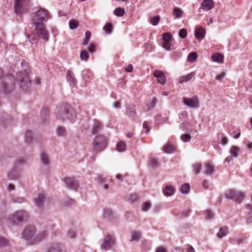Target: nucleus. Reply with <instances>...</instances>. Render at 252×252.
I'll use <instances>...</instances> for the list:
<instances>
[{"mask_svg": "<svg viewBox=\"0 0 252 252\" xmlns=\"http://www.w3.org/2000/svg\"><path fill=\"white\" fill-rule=\"evenodd\" d=\"M51 18L49 12L45 8H40L36 12L35 18L33 20L34 30L28 36L29 41L32 44H36L39 38H42L45 42L48 41L49 33L44 23Z\"/></svg>", "mask_w": 252, "mask_h": 252, "instance_id": "f257e3e1", "label": "nucleus"}, {"mask_svg": "<svg viewBox=\"0 0 252 252\" xmlns=\"http://www.w3.org/2000/svg\"><path fill=\"white\" fill-rule=\"evenodd\" d=\"M56 114L59 119L63 121L68 120L71 123H73L76 117L75 112L68 106L58 108Z\"/></svg>", "mask_w": 252, "mask_h": 252, "instance_id": "f03ea898", "label": "nucleus"}, {"mask_svg": "<svg viewBox=\"0 0 252 252\" xmlns=\"http://www.w3.org/2000/svg\"><path fill=\"white\" fill-rule=\"evenodd\" d=\"M2 71L0 69V92L4 93H8L11 92V89L15 83V79L13 76L8 75L2 77Z\"/></svg>", "mask_w": 252, "mask_h": 252, "instance_id": "7ed1b4c3", "label": "nucleus"}, {"mask_svg": "<svg viewBox=\"0 0 252 252\" xmlns=\"http://www.w3.org/2000/svg\"><path fill=\"white\" fill-rule=\"evenodd\" d=\"M28 218V212L24 210H19L9 215L8 220L10 224L16 225L26 220Z\"/></svg>", "mask_w": 252, "mask_h": 252, "instance_id": "20e7f679", "label": "nucleus"}, {"mask_svg": "<svg viewBox=\"0 0 252 252\" xmlns=\"http://www.w3.org/2000/svg\"><path fill=\"white\" fill-rule=\"evenodd\" d=\"M22 235L27 244L30 245L35 244L36 229L35 226L32 225L27 226L24 229Z\"/></svg>", "mask_w": 252, "mask_h": 252, "instance_id": "39448f33", "label": "nucleus"}, {"mask_svg": "<svg viewBox=\"0 0 252 252\" xmlns=\"http://www.w3.org/2000/svg\"><path fill=\"white\" fill-rule=\"evenodd\" d=\"M32 0H15L14 12L17 14L26 12L32 5Z\"/></svg>", "mask_w": 252, "mask_h": 252, "instance_id": "423d86ee", "label": "nucleus"}, {"mask_svg": "<svg viewBox=\"0 0 252 252\" xmlns=\"http://www.w3.org/2000/svg\"><path fill=\"white\" fill-rule=\"evenodd\" d=\"M107 146V140L102 135L95 137L94 142V149L98 152L103 150Z\"/></svg>", "mask_w": 252, "mask_h": 252, "instance_id": "0eeeda50", "label": "nucleus"}, {"mask_svg": "<svg viewBox=\"0 0 252 252\" xmlns=\"http://www.w3.org/2000/svg\"><path fill=\"white\" fill-rule=\"evenodd\" d=\"M115 238L110 235L105 236L101 244V249L105 251L110 250L115 245Z\"/></svg>", "mask_w": 252, "mask_h": 252, "instance_id": "6e6552de", "label": "nucleus"}, {"mask_svg": "<svg viewBox=\"0 0 252 252\" xmlns=\"http://www.w3.org/2000/svg\"><path fill=\"white\" fill-rule=\"evenodd\" d=\"M225 196L227 199L233 200L238 203L241 202L244 196L242 192L231 189L227 190L225 193Z\"/></svg>", "mask_w": 252, "mask_h": 252, "instance_id": "1a4fd4ad", "label": "nucleus"}, {"mask_svg": "<svg viewBox=\"0 0 252 252\" xmlns=\"http://www.w3.org/2000/svg\"><path fill=\"white\" fill-rule=\"evenodd\" d=\"M173 38L169 33H164L162 34V47L167 51H170L173 49Z\"/></svg>", "mask_w": 252, "mask_h": 252, "instance_id": "9d476101", "label": "nucleus"}, {"mask_svg": "<svg viewBox=\"0 0 252 252\" xmlns=\"http://www.w3.org/2000/svg\"><path fill=\"white\" fill-rule=\"evenodd\" d=\"M21 65L24 69L26 75L24 74L22 72H19L17 75L16 80L17 82L19 81L21 83H25V84L26 85L30 82L28 77V75L30 73V70L28 68V65L26 62H23V61H22L21 62Z\"/></svg>", "mask_w": 252, "mask_h": 252, "instance_id": "9b49d317", "label": "nucleus"}, {"mask_svg": "<svg viewBox=\"0 0 252 252\" xmlns=\"http://www.w3.org/2000/svg\"><path fill=\"white\" fill-rule=\"evenodd\" d=\"M183 103L190 108L196 109L199 107V101L196 97L192 98L184 97Z\"/></svg>", "mask_w": 252, "mask_h": 252, "instance_id": "f8f14e48", "label": "nucleus"}, {"mask_svg": "<svg viewBox=\"0 0 252 252\" xmlns=\"http://www.w3.org/2000/svg\"><path fill=\"white\" fill-rule=\"evenodd\" d=\"M64 182L70 189L76 190L78 187V183L74 177H66L64 179Z\"/></svg>", "mask_w": 252, "mask_h": 252, "instance_id": "ddd939ff", "label": "nucleus"}, {"mask_svg": "<svg viewBox=\"0 0 252 252\" xmlns=\"http://www.w3.org/2000/svg\"><path fill=\"white\" fill-rule=\"evenodd\" d=\"M153 75L157 78L159 83L162 85L164 84L166 81V77L162 71L159 70H156L153 73Z\"/></svg>", "mask_w": 252, "mask_h": 252, "instance_id": "4468645a", "label": "nucleus"}, {"mask_svg": "<svg viewBox=\"0 0 252 252\" xmlns=\"http://www.w3.org/2000/svg\"><path fill=\"white\" fill-rule=\"evenodd\" d=\"M206 31L202 27H197L194 31V36L197 40H202L205 38Z\"/></svg>", "mask_w": 252, "mask_h": 252, "instance_id": "2eb2a0df", "label": "nucleus"}, {"mask_svg": "<svg viewBox=\"0 0 252 252\" xmlns=\"http://www.w3.org/2000/svg\"><path fill=\"white\" fill-rule=\"evenodd\" d=\"M215 2L213 0H204L201 3L203 10L209 11L214 7Z\"/></svg>", "mask_w": 252, "mask_h": 252, "instance_id": "dca6fc26", "label": "nucleus"}, {"mask_svg": "<svg viewBox=\"0 0 252 252\" xmlns=\"http://www.w3.org/2000/svg\"><path fill=\"white\" fill-rule=\"evenodd\" d=\"M19 171L17 167H13L7 174L8 178L10 180H16L19 178Z\"/></svg>", "mask_w": 252, "mask_h": 252, "instance_id": "f3484780", "label": "nucleus"}, {"mask_svg": "<svg viewBox=\"0 0 252 252\" xmlns=\"http://www.w3.org/2000/svg\"><path fill=\"white\" fill-rule=\"evenodd\" d=\"M48 236V233L46 230H42L36 233V236L35 238V244L40 242V241L45 240Z\"/></svg>", "mask_w": 252, "mask_h": 252, "instance_id": "a211bd4d", "label": "nucleus"}, {"mask_svg": "<svg viewBox=\"0 0 252 252\" xmlns=\"http://www.w3.org/2000/svg\"><path fill=\"white\" fill-rule=\"evenodd\" d=\"M45 195L43 193L38 194L33 199L35 206L38 208H41L44 203Z\"/></svg>", "mask_w": 252, "mask_h": 252, "instance_id": "6ab92c4d", "label": "nucleus"}, {"mask_svg": "<svg viewBox=\"0 0 252 252\" xmlns=\"http://www.w3.org/2000/svg\"><path fill=\"white\" fill-rule=\"evenodd\" d=\"M214 166L210 162H207L205 165L203 173L206 175H211L214 172Z\"/></svg>", "mask_w": 252, "mask_h": 252, "instance_id": "aec40b11", "label": "nucleus"}, {"mask_svg": "<svg viewBox=\"0 0 252 252\" xmlns=\"http://www.w3.org/2000/svg\"><path fill=\"white\" fill-rule=\"evenodd\" d=\"M184 14V11L178 7H174L173 9L172 15L174 19H180Z\"/></svg>", "mask_w": 252, "mask_h": 252, "instance_id": "412c9836", "label": "nucleus"}, {"mask_svg": "<svg viewBox=\"0 0 252 252\" xmlns=\"http://www.w3.org/2000/svg\"><path fill=\"white\" fill-rule=\"evenodd\" d=\"M66 79L71 86H74L76 84V80L73 72L68 70L66 72Z\"/></svg>", "mask_w": 252, "mask_h": 252, "instance_id": "4be33fe9", "label": "nucleus"}, {"mask_svg": "<svg viewBox=\"0 0 252 252\" xmlns=\"http://www.w3.org/2000/svg\"><path fill=\"white\" fill-rule=\"evenodd\" d=\"M175 191V188L171 186H166L163 190V193L165 196H170L173 195Z\"/></svg>", "mask_w": 252, "mask_h": 252, "instance_id": "5701e85b", "label": "nucleus"}, {"mask_svg": "<svg viewBox=\"0 0 252 252\" xmlns=\"http://www.w3.org/2000/svg\"><path fill=\"white\" fill-rule=\"evenodd\" d=\"M195 73L191 72L187 75L183 76L179 78V82L180 83H184L191 80L192 78H194Z\"/></svg>", "mask_w": 252, "mask_h": 252, "instance_id": "b1692460", "label": "nucleus"}, {"mask_svg": "<svg viewBox=\"0 0 252 252\" xmlns=\"http://www.w3.org/2000/svg\"><path fill=\"white\" fill-rule=\"evenodd\" d=\"M40 158L41 162L43 165L48 166L50 164V159L46 154L44 153H41Z\"/></svg>", "mask_w": 252, "mask_h": 252, "instance_id": "393cba45", "label": "nucleus"}, {"mask_svg": "<svg viewBox=\"0 0 252 252\" xmlns=\"http://www.w3.org/2000/svg\"><path fill=\"white\" fill-rule=\"evenodd\" d=\"M223 56L220 53H216L212 55L211 59L213 62L218 63H222L223 61Z\"/></svg>", "mask_w": 252, "mask_h": 252, "instance_id": "a878e982", "label": "nucleus"}, {"mask_svg": "<svg viewBox=\"0 0 252 252\" xmlns=\"http://www.w3.org/2000/svg\"><path fill=\"white\" fill-rule=\"evenodd\" d=\"M102 128L101 124L98 121H94L92 129V133L94 134H96Z\"/></svg>", "mask_w": 252, "mask_h": 252, "instance_id": "bb28decb", "label": "nucleus"}, {"mask_svg": "<svg viewBox=\"0 0 252 252\" xmlns=\"http://www.w3.org/2000/svg\"><path fill=\"white\" fill-rule=\"evenodd\" d=\"M82 78L85 81H89L92 78V72L88 69L84 70L82 72Z\"/></svg>", "mask_w": 252, "mask_h": 252, "instance_id": "cd10ccee", "label": "nucleus"}, {"mask_svg": "<svg viewBox=\"0 0 252 252\" xmlns=\"http://www.w3.org/2000/svg\"><path fill=\"white\" fill-rule=\"evenodd\" d=\"M240 152V148L238 146H232L229 150V153L234 158H237Z\"/></svg>", "mask_w": 252, "mask_h": 252, "instance_id": "c85d7f7f", "label": "nucleus"}, {"mask_svg": "<svg viewBox=\"0 0 252 252\" xmlns=\"http://www.w3.org/2000/svg\"><path fill=\"white\" fill-rule=\"evenodd\" d=\"M56 133L58 136L64 137L66 134V130L64 127L59 126L57 128Z\"/></svg>", "mask_w": 252, "mask_h": 252, "instance_id": "c756f323", "label": "nucleus"}, {"mask_svg": "<svg viewBox=\"0 0 252 252\" xmlns=\"http://www.w3.org/2000/svg\"><path fill=\"white\" fill-rule=\"evenodd\" d=\"M228 232V228L227 227H221L220 229L219 233L217 234V237L221 238L226 235Z\"/></svg>", "mask_w": 252, "mask_h": 252, "instance_id": "7c9ffc66", "label": "nucleus"}, {"mask_svg": "<svg viewBox=\"0 0 252 252\" xmlns=\"http://www.w3.org/2000/svg\"><path fill=\"white\" fill-rule=\"evenodd\" d=\"M174 150V146L170 143H168L165 145L163 149V151L166 153H171Z\"/></svg>", "mask_w": 252, "mask_h": 252, "instance_id": "2f4dec72", "label": "nucleus"}, {"mask_svg": "<svg viewBox=\"0 0 252 252\" xmlns=\"http://www.w3.org/2000/svg\"><path fill=\"white\" fill-rule=\"evenodd\" d=\"M127 115L131 118L134 117L135 115V108L134 105H130L127 108Z\"/></svg>", "mask_w": 252, "mask_h": 252, "instance_id": "473e14b6", "label": "nucleus"}, {"mask_svg": "<svg viewBox=\"0 0 252 252\" xmlns=\"http://www.w3.org/2000/svg\"><path fill=\"white\" fill-rule=\"evenodd\" d=\"M149 161L150 165L153 168L157 167L159 165L158 160L157 158H149Z\"/></svg>", "mask_w": 252, "mask_h": 252, "instance_id": "72a5a7b5", "label": "nucleus"}, {"mask_svg": "<svg viewBox=\"0 0 252 252\" xmlns=\"http://www.w3.org/2000/svg\"><path fill=\"white\" fill-rule=\"evenodd\" d=\"M189 185L188 184H185L184 185L181 186L180 190L182 193L186 194L189 193Z\"/></svg>", "mask_w": 252, "mask_h": 252, "instance_id": "f704fd0d", "label": "nucleus"}, {"mask_svg": "<svg viewBox=\"0 0 252 252\" xmlns=\"http://www.w3.org/2000/svg\"><path fill=\"white\" fill-rule=\"evenodd\" d=\"M197 58V54L195 52L189 53L188 57V61L190 63H193Z\"/></svg>", "mask_w": 252, "mask_h": 252, "instance_id": "c9c22d12", "label": "nucleus"}, {"mask_svg": "<svg viewBox=\"0 0 252 252\" xmlns=\"http://www.w3.org/2000/svg\"><path fill=\"white\" fill-rule=\"evenodd\" d=\"M141 233L138 231H133L131 233V241H137L140 238Z\"/></svg>", "mask_w": 252, "mask_h": 252, "instance_id": "e433bc0d", "label": "nucleus"}, {"mask_svg": "<svg viewBox=\"0 0 252 252\" xmlns=\"http://www.w3.org/2000/svg\"><path fill=\"white\" fill-rule=\"evenodd\" d=\"M126 149V145L124 142H120L117 145V150L119 152H124Z\"/></svg>", "mask_w": 252, "mask_h": 252, "instance_id": "4c0bfd02", "label": "nucleus"}, {"mask_svg": "<svg viewBox=\"0 0 252 252\" xmlns=\"http://www.w3.org/2000/svg\"><path fill=\"white\" fill-rule=\"evenodd\" d=\"M115 14L119 17L123 16L125 14V10L121 7L117 8L114 11Z\"/></svg>", "mask_w": 252, "mask_h": 252, "instance_id": "58836bf2", "label": "nucleus"}, {"mask_svg": "<svg viewBox=\"0 0 252 252\" xmlns=\"http://www.w3.org/2000/svg\"><path fill=\"white\" fill-rule=\"evenodd\" d=\"M112 29V25L110 23H107L103 27L105 32L107 34H109L111 33Z\"/></svg>", "mask_w": 252, "mask_h": 252, "instance_id": "ea45409f", "label": "nucleus"}, {"mask_svg": "<svg viewBox=\"0 0 252 252\" xmlns=\"http://www.w3.org/2000/svg\"><path fill=\"white\" fill-rule=\"evenodd\" d=\"M151 207V202L147 201L143 203L142 205V210L143 212L147 211Z\"/></svg>", "mask_w": 252, "mask_h": 252, "instance_id": "a19ab883", "label": "nucleus"}, {"mask_svg": "<svg viewBox=\"0 0 252 252\" xmlns=\"http://www.w3.org/2000/svg\"><path fill=\"white\" fill-rule=\"evenodd\" d=\"M91 33L90 32L87 31L85 33V38L83 41V45H87L88 43V42L91 38Z\"/></svg>", "mask_w": 252, "mask_h": 252, "instance_id": "79ce46f5", "label": "nucleus"}, {"mask_svg": "<svg viewBox=\"0 0 252 252\" xmlns=\"http://www.w3.org/2000/svg\"><path fill=\"white\" fill-rule=\"evenodd\" d=\"M47 252H61V250L58 246L54 245L49 247Z\"/></svg>", "mask_w": 252, "mask_h": 252, "instance_id": "37998d69", "label": "nucleus"}, {"mask_svg": "<svg viewBox=\"0 0 252 252\" xmlns=\"http://www.w3.org/2000/svg\"><path fill=\"white\" fill-rule=\"evenodd\" d=\"M78 26V22L75 20H70L69 22V28L71 30H74L76 29Z\"/></svg>", "mask_w": 252, "mask_h": 252, "instance_id": "c03bdc74", "label": "nucleus"}, {"mask_svg": "<svg viewBox=\"0 0 252 252\" xmlns=\"http://www.w3.org/2000/svg\"><path fill=\"white\" fill-rule=\"evenodd\" d=\"M160 20V17L159 16H156L152 18L150 20V23L153 26L157 25Z\"/></svg>", "mask_w": 252, "mask_h": 252, "instance_id": "a18cd8bd", "label": "nucleus"}, {"mask_svg": "<svg viewBox=\"0 0 252 252\" xmlns=\"http://www.w3.org/2000/svg\"><path fill=\"white\" fill-rule=\"evenodd\" d=\"M89 58V55L86 51L83 50L80 53V59L82 61H87Z\"/></svg>", "mask_w": 252, "mask_h": 252, "instance_id": "49530a36", "label": "nucleus"}, {"mask_svg": "<svg viewBox=\"0 0 252 252\" xmlns=\"http://www.w3.org/2000/svg\"><path fill=\"white\" fill-rule=\"evenodd\" d=\"M25 141L26 142H30L32 140V133L30 130H27L25 132Z\"/></svg>", "mask_w": 252, "mask_h": 252, "instance_id": "de8ad7c7", "label": "nucleus"}, {"mask_svg": "<svg viewBox=\"0 0 252 252\" xmlns=\"http://www.w3.org/2000/svg\"><path fill=\"white\" fill-rule=\"evenodd\" d=\"M9 245V241L6 238L0 236V247L7 246Z\"/></svg>", "mask_w": 252, "mask_h": 252, "instance_id": "09e8293b", "label": "nucleus"}, {"mask_svg": "<svg viewBox=\"0 0 252 252\" xmlns=\"http://www.w3.org/2000/svg\"><path fill=\"white\" fill-rule=\"evenodd\" d=\"M191 137L189 134H184L181 136V139L184 142H188L190 140Z\"/></svg>", "mask_w": 252, "mask_h": 252, "instance_id": "8fccbe9b", "label": "nucleus"}, {"mask_svg": "<svg viewBox=\"0 0 252 252\" xmlns=\"http://www.w3.org/2000/svg\"><path fill=\"white\" fill-rule=\"evenodd\" d=\"M247 208L251 211L249 216L247 218V223H252V207L251 205L248 204L247 205Z\"/></svg>", "mask_w": 252, "mask_h": 252, "instance_id": "3c124183", "label": "nucleus"}, {"mask_svg": "<svg viewBox=\"0 0 252 252\" xmlns=\"http://www.w3.org/2000/svg\"><path fill=\"white\" fill-rule=\"evenodd\" d=\"M201 168V165L199 163H196L193 166V170L196 174H197L200 172Z\"/></svg>", "mask_w": 252, "mask_h": 252, "instance_id": "603ef678", "label": "nucleus"}, {"mask_svg": "<svg viewBox=\"0 0 252 252\" xmlns=\"http://www.w3.org/2000/svg\"><path fill=\"white\" fill-rule=\"evenodd\" d=\"M179 36L181 38H185L187 37V31L185 29H181L179 33Z\"/></svg>", "mask_w": 252, "mask_h": 252, "instance_id": "864d4df0", "label": "nucleus"}, {"mask_svg": "<svg viewBox=\"0 0 252 252\" xmlns=\"http://www.w3.org/2000/svg\"><path fill=\"white\" fill-rule=\"evenodd\" d=\"M206 219L208 220H211L213 218V213L210 210L205 211Z\"/></svg>", "mask_w": 252, "mask_h": 252, "instance_id": "5fc2aeb1", "label": "nucleus"}, {"mask_svg": "<svg viewBox=\"0 0 252 252\" xmlns=\"http://www.w3.org/2000/svg\"><path fill=\"white\" fill-rule=\"evenodd\" d=\"M76 236V233L74 230H70L67 235V237L70 239H73Z\"/></svg>", "mask_w": 252, "mask_h": 252, "instance_id": "6e6d98bb", "label": "nucleus"}, {"mask_svg": "<svg viewBox=\"0 0 252 252\" xmlns=\"http://www.w3.org/2000/svg\"><path fill=\"white\" fill-rule=\"evenodd\" d=\"M179 127L183 130H187L189 129L188 123L187 122H184L180 125Z\"/></svg>", "mask_w": 252, "mask_h": 252, "instance_id": "4d7b16f0", "label": "nucleus"}, {"mask_svg": "<svg viewBox=\"0 0 252 252\" xmlns=\"http://www.w3.org/2000/svg\"><path fill=\"white\" fill-rule=\"evenodd\" d=\"M171 58L176 60L180 57V54L177 52H173L171 54Z\"/></svg>", "mask_w": 252, "mask_h": 252, "instance_id": "13d9d810", "label": "nucleus"}, {"mask_svg": "<svg viewBox=\"0 0 252 252\" xmlns=\"http://www.w3.org/2000/svg\"><path fill=\"white\" fill-rule=\"evenodd\" d=\"M26 163V160L23 158H20L17 160L15 166L17 167L19 165H22Z\"/></svg>", "mask_w": 252, "mask_h": 252, "instance_id": "bf43d9fd", "label": "nucleus"}, {"mask_svg": "<svg viewBox=\"0 0 252 252\" xmlns=\"http://www.w3.org/2000/svg\"><path fill=\"white\" fill-rule=\"evenodd\" d=\"M149 123L148 122H145L143 125L144 129L145 130V133H148L150 130L149 126Z\"/></svg>", "mask_w": 252, "mask_h": 252, "instance_id": "052dcab7", "label": "nucleus"}, {"mask_svg": "<svg viewBox=\"0 0 252 252\" xmlns=\"http://www.w3.org/2000/svg\"><path fill=\"white\" fill-rule=\"evenodd\" d=\"M186 252H195L194 248L189 245H187L186 247Z\"/></svg>", "mask_w": 252, "mask_h": 252, "instance_id": "680f3d73", "label": "nucleus"}, {"mask_svg": "<svg viewBox=\"0 0 252 252\" xmlns=\"http://www.w3.org/2000/svg\"><path fill=\"white\" fill-rule=\"evenodd\" d=\"M225 75L224 73H221L216 76V79L219 81H221L225 77Z\"/></svg>", "mask_w": 252, "mask_h": 252, "instance_id": "e2e57ef3", "label": "nucleus"}, {"mask_svg": "<svg viewBox=\"0 0 252 252\" xmlns=\"http://www.w3.org/2000/svg\"><path fill=\"white\" fill-rule=\"evenodd\" d=\"M95 45L94 44H91L88 47L89 51L90 53H94L95 51Z\"/></svg>", "mask_w": 252, "mask_h": 252, "instance_id": "0e129e2a", "label": "nucleus"}, {"mask_svg": "<svg viewBox=\"0 0 252 252\" xmlns=\"http://www.w3.org/2000/svg\"><path fill=\"white\" fill-rule=\"evenodd\" d=\"M133 66L132 64H129L127 67H126L125 70L127 72H131L132 71Z\"/></svg>", "mask_w": 252, "mask_h": 252, "instance_id": "69168bd1", "label": "nucleus"}, {"mask_svg": "<svg viewBox=\"0 0 252 252\" xmlns=\"http://www.w3.org/2000/svg\"><path fill=\"white\" fill-rule=\"evenodd\" d=\"M233 158H234V157L230 155L229 156L225 158V162L229 163L230 161H231L232 160H233Z\"/></svg>", "mask_w": 252, "mask_h": 252, "instance_id": "338daca9", "label": "nucleus"}, {"mask_svg": "<svg viewBox=\"0 0 252 252\" xmlns=\"http://www.w3.org/2000/svg\"><path fill=\"white\" fill-rule=\"evenodd\" d=\"M156 252H166V251L164 248L159 247L156 250Z\"/></svg>", "mask_w": 252, "mask_h": 252, "instance_id": "774afa93", "label": "nucleus"}]
</instances>
